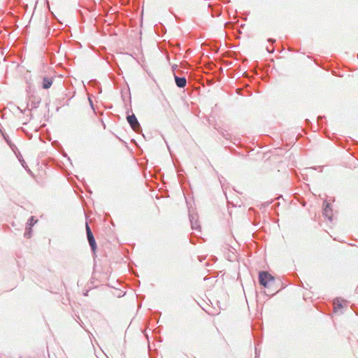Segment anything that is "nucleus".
I'll use <instances>...</instances> for the list:
<instances>
[{
	"instance_id": "3",
	"label": "nucleus",
	"mask_w": 358,
	"mask_h": 358,
	"mask_svg": "<svg viewBox=\"0 0 358 358\" xmlns=\"http://www.w3.org/2000/svg\"><path fill=\"white\" fill-rule=\"evenodd\" d=\"M176 85L180 88H184L187 85V80L185 77H179L174 73Z\"/></svg>"
},
{
	"instance_id": "8",
	"label": "nucleus",
	"mask_w": 358,
	"mask_h": 358,
	"mask_svg": "<svg viewBox=\"0 0 358 358\" xmlns=\"http://www.w3.org/2000/svg\"><path fill=\"white\" fill-rule=\"evenodd\" d=\"M36 222H37V220H35L34 217L31 216L28 220L27 224L28 227H32Z\"/></svg>"
},
{
	"instance_id": "11",
	"label": "nucleus",
	"mask_w": 358,
	"mask_h": 358,
	"mask_svg": "<svg viewBox=\"0 0 358 358\" xmlns=\"http://www.w3.org/2000/svg\"><path fill=\"white\" fill-rule=\"evenodd\" d=\"M85 227H86V232H87V235H88V234H92V230H91V229H90V226H89V224H88V223H87V222H86V224H85Z\"/></svg>"
},
{
	"instance_id": "15",
	"label": "nucleus",
	"mask_w": 358,
	"mask_h": 358,
	"mask_svg": "<svg viewBox=\"0 0 358 358\" xmlns=\"http://www.w3.org/2000/svg\"><path fill=\"white\" fill-rule=\"evenodd\" d=\"M20 358H22V357H20Z\"/></svg>"
},
{
	"instance_id": "7",
	"label": "nucleus",
	"mask_w": 358,
	"mask_h": 358,
	"mask_svg": "<svg viewBox=\"0 0 358 358\" xmlns=\"http://www.w3.org/2000/svg\"><path fill=\"white\" fill-rule=\"evenodd\" d=\"M189 220L192 229H198L199 228L197 220H194V217L192 215H189Z\"/></svg>"
},
{
	"instance_id": "1",
	"label": "nucleus",
	"mask_w": 358,
	"mask_h": 358,
	"mask_svg": "<svg viewBox=\"0 0 358 358\" xmlns=\"http://www.w3.org/2000/svg\"><path fill=\"white\" fill-rule=\"evenodd\" d=\"M127 120L134 131L139 133L142 131L141 127L134 114L127 115Z\"/></svg>"
},
{
	"instance_id": "10",
	"label": "nucleus",
	"mask_w": 358,
	"mask_h": 358,
	"mask_svg": "<svg viewBox=\"0 0 358 358\" xmlns=\"http://www.w3.org/2000/svg\"><path fill=\"white\" fill-rule=\"evenodd\" d=\"M334 310L336 311L337 309L341 308L343 307L341 303L339 301V299H336L334 302Z\"/></svg>"
},
{
	"instance_id": "5",
	"label": "nucleus",
	"mask_w": 358,
	"mask_h": 358,
	"mask_svg": "<svg viewBox=\"0 0 358 358\" xmlns=\"http://www.w3.org/2000/svg\"><path fill=\"white\" fill-rule=\"evenodd\" d=\"M52 84V78L48 77H44L43 79L42 87L43 89H49Z\"/></svg>"
},
{
	"instance_id": "13",
	"label": "nucleus",
	"mask_w": 358,
	"mask_h": 358,
	"mask_svg": "<svg viewBox=\"0 0 358 358\" xmlns=\"http://www.w3.org/2000/svg\"><path fill=\"white\" fill-rule=\"evenodd\" d=\"M268 41H269V42H271V43H273V42H275V40L271 39V38H269V39H268Z\"/></svg>"
},
{
	"instance_id": "14",
	"label": "nucleus",
	"mask_w": 358,
	"mask_h": 358,
	"mask_svg": "<svg viewBox=\"0 0 358 358\" xmlns=\"http://www.w3.org/2000/svg\"><path fill=\"white\" fill-rule=\"evenodd\" d=\"M267 51H268V52H273V50H272L271 51H270V50H269V49H268V48H267Z\"/></svg>"
},
{
	"instance_id": "9",
	"label": "nucleus",
	"mask_w": 358,
	"mask_h": 358,
	"mask_svg": "<svg viewBox=\"0 0 358 358\" xmlns=\"http://www.w3.org/2000/svg\"><path fill=\"white\" fill-rule=\"evenodd\" d=\"M31 227L27 226L25 229L24 236L25 238H29L31 237Z\"/></svg>"
},
{
	"instance_id": "4",
	"label": "nucleus",
	"mask_w": 358,
	"mask_h": 358,
	"mask_svg": "<svg viewBox=\"0 0 358 358\" xmlns=\"http://www.w3.org/2000/svg\"><path fill=\"white\" fill-rule=\"evenodd\" d=\"M87 238L92 250L94 252L96 249V243L93 234L87 235Z\"/></svg>"
},
{
	"instance_id": "2",
	"label": "nucleus",
	"mask_w": 358,
	"mask_h": 358,
	"mask_svg": "<svg viewBox=\"0 0 358 358\" xmlns=\"http://www.w3.org/2000/svg\"><path fill=\"white\" fill-rule=\"evenodd\" d=\"M259 281L261 285L266 287L270 281H274V278L266 271H260L259 273Z\"/></svg>"
},
{
	"instance_id": "12",
	"label": "nucleus",
	"mask_w": 358,
	"mask_h": 358,
	"mask_svg": "<svg viewBox=\"0 0 358 358\" xmlns=\"http://www.w3.org/2000/svg\"><path fill=\"white\" fill-rule=\"evenodd\" d=\"M85 227H86V232H87V235H88V234H92V230H91V229H90V226H89V224H88V223H87V222H86V224H85Z\"/></svg>"
},
{
	"instance_id": "6",
	"label": "nucleus",
	"mask_w": 358,
	"mask_h": 358,
	"mask_svg": "<svg viewBox=\"0 0 358 358\" xmlns=\"http://www.w3.org/2000/svg\"><path fill=\"white\" fill-rule=\"evenodd\" d=\"M331 208H329V203H327L325 204V207L323 210V215L328 217L329 220H331Z\"/></svg>"
}]
</instances>
